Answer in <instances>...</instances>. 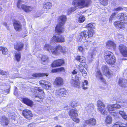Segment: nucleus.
<instances>
[{"label": "nucleus", "mask_w": 127, "mask_h": 127, "mask_svg": "<svg viewBox=\"0 0 127 127\" xmlns=\"http://www.w3.org/2000/svg\"><path fill=\"white\" fill-rule=\"evenodd\" d=\"M22 102L28 105L32 106L33 105V102L27 98H25L22 99Z\"/></svg>", "instance_id": "nucleus-30"}, {"label": "nucleus", "mask_w": 127, "mask_h": 127, "mask_svg": "<svg viewBox=\"0 0 127 127\" xmlns=\"http://www.w3.org/2000/svg\"><path fill=\"white\" fill-rule=\"evenodd\" d=\"M64 37L62 36H54L53 39L54 41L56 42H62L65 41Z\"/></svg>", "instance_id": "nucleus-20"}, {"label": "nucleus", "mask_w": 127, "mask_h": 127, "mask_svg": "<svg viewBox=\"0 0 127 127\" xmlns=\"http://www.w3.org/2000/svg\"><path fill=\"white\" fill-rule=\"evenodd\" d=\"M22 1L20 0L18 1L17 6L18 8H20V6L22 9L25 12H28L32 11L33 9V7L32 6L26 5L25 4H21Z\"/></svg>", "instance_id": "nucleus-5"}, {"label": "nucleus", "mask_w": 127, "mask_h": 127, "mask_svg": "<svg viewBox=\"0 0 127 127\" xmlns=\"http://www.w3.org/2000/svg\"><path fill=\"white\" fill-rule=\"evenodd\" d=\"M85 123L87 124H90L91 125H94L96 124V120L94 118H91L88 120L85 121Z\"/></svg>", "instance_id": "nucleus-29"}, {"label": "nucleus", "mask_w": 127, "mask_h": 127, "mask_svg": "<svg viewBox=\"0 0 127 127\" xmlns=\"http://www.w3.org/2000/svg\"><path fill=\"white\" fill-rule=\"evenodd\" d=\"M22 114L24 118L28 120H31L33 116L31 111L27 109H25L23 111Z\"/></svg>", "instance_id": "nucleus-9"}, {"label": "nucleus", "mask_w": 127, "mask_h": 127, "mask_svg": "<svg viewBox=\"0 0 127 127\" xmlns=\"http://www.w3.org/2000/svg\"><path fill=\"white\" fill-rule=\"evenodd\" d=\"M41 58L42 61V64H45L48 63L49 59L47 56L43 55L41 57Z\"/></svg>", "instance_id": "nucleus-35"}, {"label": "nucleus", "mask_w": 127, "mask_h": 127, "mask_svg": "<svg viewBox=\"0 0 127 127\" xmlns=\"http://www.w3.org/2000/svg\"><path fill=\"white\" fill-rule=\"evenodd\" d=\"M121 107V106L117 104L109 105L108 106V110L110 113L111 112L114 111L117 109L120 108Z\"/></svg>", "instance_id": "nucleus-14"}, {"label": "nucleus", "mask_w": 127, "mask_h": 127, "mask_svg": "<svg viewBox=\"0 0 127 127\" xmlns=\"http://www.w3.org/2000/svg\"><path fill=\"white\" fill-rule=\"evenodd\" d=\"M85 20V17L83 16H81L79 18L78 21L80 23H82Z\"/></svg>", "instance_id": "nucleus-45"}, {"label": "nucleus", "mask_w": 127, "mask_h": 127, "mask_svg": "<svg viewBox=\"0 0 127 127\" xmlns=\"http://www.w3.org/2000/svg\"><path fill=\"white\" fill-rule=\"evenodd\" d=\"M39 83L42 85V87L46 90H49L51 88V85L47 81L45 80H41L39 82Z\"/></svg>", "instance_id": "nucleus-10"}, {"label": "nucleus", "mask_w": 127, "mask_h": 127, "mask_svg": "<svg viewBox=\"0 0 127 127\" xmlns=\"http://www.w3.org/2000/svg\"><path fill=\"white\" fill-rule=\"evenodd\" d=\"M123 10V8L120 6L113 9L112 10V11L115 12L112 13L111 15L109 18L110 21V20H111L112 19L115 17L116 16L118 11H120Z\"/></svg>", "instance_id": "nucleus-13"}, {"label": "nucleus", "mask_w": 127, "mask_h": 127, "mask_svg": "<svg viewBox=\"0 0 127 127\" xmlns=\"http://www.w3.org/2000/svg\"><path fill=\"white\" fill-rule=\"evenodd\" d=\"M118 17L120 21L125 22V23L127 22V16L124 14H119L118 15Z\"/></svg>", "instance_id": "nucleus-22"}, {"label": "nucleus", "mask_w": 127, "mask_h": 127, "mask_svg": "<svg viewBox=\"0 0 127 127\" xmlns=\"http://www.w3.org/2000/svg\"><path fill=\"white\" fill-rule=\"evenodd\" d=\"M100 2L102 5H107L108 3L107 0H100Z\"/></svg>", "instance_id": "nucleus-47"}, {"label": "nucleus", "mask_w": 127, "mask_h": 127, "mask_svg": "<svg viewBox=\"0 0 127 127\" xmlns=\"http://www.w3.org/2000/svg\"><path fill=\"white\" fill-rule=\"evenodd\" d=\"M122 117L124 119L127 120V115H126L125 114L124 116H122Z\"/></svg>", "instance_id": "nucleus-59"}, {"label": "nucleus", "mask_w": 127, "mask_h": 127, "mask_svg": "<svg viewBox=\"0 0 127 127\" xmlns=\"http://www.w3.org/2000/svg\"><path fill=\"white\" fill-rule=\"evenodd\" d=\"M123 37V35L122 34H119L118 35V38H122Z\"/></svg>", "instance_id": "nucleus-61"}, {"label": "nucleus", "mask_w": 127, "mask_h": 127, "mask_svg": "<svg viewBox=\"0 0 127 127\" xmlns=\"http://www.w3.org/2000/svg\"><path fill=\"white\" fill-rule=\"evenodd\" d=\"M87 28H95V24L93 23H89L87 25L86 27Z\"/></svg>", "instance_id": "nucleus-44"}, {"label": "nucleus", "mask_w": 127, "mask_h": 127, "mask_svg": "<svg viewBox=\"0 0 127 127\" xmlns=\"http://www.w3.org/2000/svg\"><path fill=\"white\" fill-rule=\"evenodd\" d=\"M104 57L106 62L108 64L111 65L115 62V57L113 53L109 51H107L104 53Z\"/></svg>", "instance_id": "nucleus-3"}, {"label": "nucleus", "mask_w": 127, "mask_h": 127, "mask_svg": "<svg viewBox=\"0 0 127 127\" xmlns=\"http://www.w3.org/2000/svg\"><path fill=\"white\" fill-rule=\"evenodd\" d=\"M78 102L76 101H74L72 102L70 104V106L73 107H75L77 106V104Z\"/></svg>", "instance_id": "nucleus-50"}, {"label": "nucleus", "mask_w": 127, "mask_h": 127, "mask_svg": "<svg viewBox=\"0 0 127 127\" xmlns=\"http://www.w3.org/2000/svg\"><path fill=\"white\" fill-rule=\"evenodd\" d=\"M89 42L85 41L84 43V44L82 45L83 47L86 49H87L88 45H89Z\"/></svg>", "instance_id": "nucleus-48"}, {"label": "nucleus", "mask_w": 127, "mask_h": 127, "mask_svg": "<svg viewBox=\"0 0 127 127\" xmlns=\"http://www.w3.org/2000/svg\"><path fill=\"white\" fill-rule=\"evenodd\" d=\"M13 25L14 28L16 31H20L21 30L22 26L19 21H15L13 23Z\"/></svg>", "instance_id": "nucleus-26"}, {"label": "nucleus", "mask_w": 127, "mask_h": 127, "mask_svg": "<svg viewBox=\"0 0 127 127\" xmlns=\"http://www.w3.org/2000/svg\"><path fill=\"white\" fill-rule=\"evenodd\" d=\"M90 2V0H74L73 4L74 7L70 8L68 10V14L75 11L77 8H82L88 7Z\"/></svg>", "instance_id": "nucleus-1"}, {"label": "nucleus", "mask_w": 127, "mask_h": 127, "mask_svg": "<svg viewBox=\"0 0 127 127\" xmlns=\"http://www.w3.org/2000/svg\"><path fill=\"white\" fill-rule=\"evenodd\" d=\"M82 83L83 85L82 87L83 88L84 90H86L88 88V81L87 80H85L84 81V82H83Z\"/></svg>", "instance_id": "nucleus-40"}, {"label": "nucleus", "mask_w": 127, "mask_h": 127, "mask_svg": "<svg viewBox=\"0 0 127 127\" xmlns=\"http://www.w3.org/2000/svg\"><path fill=\"white\" fill-rule=\"evenodd\" d=\"M64 71V69L63 67H61L58 69H54L52 70V72H56Z\"/></svg>", "instance_id": "nucleus-42"}, {"label": "nucleus", "mask_w": 127, "mask_h": 127, "mask_svg": "<svg viewBox=\"0 0 127 127\" xmlns=\"http://www.w3.org/2000/svg\"><path fill=\"white\" fill-rule=\"evenodd\" d=\"M7 72L5 71L0 69V74L2 75H6Z\"/></svg>", "instance_id": "nucleus-55"}, {"label": "nucleus", "mask_w": 127, "mask_h": 127, "mask_svg": "<svg viewBox=\"0 0 127 127\" xmlns=\"http://www.w3.org/2000/svg\"><path fill=\"white\" fill-rule=\"evenodd\" d=\"M53 6L52 2L49 1H46L43 4V8L46 10H48L50 9Z\"/></svg>", "instance_id": "nucleus-21"}, {"label": "nucleus", "mask_w": 127, "mask_h": 127, "mask_svg": "<svg viewBox=\"0 0 127 127\" xmlns=\"http://www.w3.org/2000/svg\"><path fill=\"white\" fill-rule=\"evenodd\" d=\"M75 59L81 63H85L86 61L85 58L81 56H77L75 58Z\"/></svg>", "instance_id": "nucleus-34"}, {"label": "nucleus", "mask_w": 127, "mask_h": 127, "mask_svg": "<svg viewBox=\"0 0 127 127\" xmlns=\"http://www.w3.org/2000/svg\"><path fill=\"white\" fill-rule=\"evenodd\" d=\"M113 127H127V123L126 124L121 122H117L114 124Z\"/></svg>", "instance_id": "nucleus-32"}, {"label": "nucleus", "mask_w": 127, "mask_h": 127, "mask_svg": "<svg viewBox=\"0 0 127 127\" xmlns=\"http://www.w3.org/2000/svg\"><path fill=\"white\" fill-rule=\"evenodd\" d=\"M28 127H35V124L33 123L30 124L28 125Z\"/></svg>", "instance_id": "nucleus-58"}, {"label": "nucleus", "mask_w": 127, "mask_h": 127, "mask_svg": "<svg viewBox=\"0 0 127 127\" xmlns=\"http://www.w3.org/2000/svg\"><path fill=\"white\" fill-rule=\"evenodd\" d=\"M8 116L10 118H11L14 120L15 119V117L14 113H12L11 114L9 113V114H8Z\"/></svg>", "instance_id": "nucleus-51"}, {"label": "nucleus", "mask_w": 127, "mask_h": 127, "mask_svg": "<svg viewBox=\"0 0 127 127\" xmlns=\"http://www.w3.org/2000/svg\"><path fill=\"white\" fill-rule=\"evenodd\" d=\"M74 35L72 34L69 37V40L71 41L72 40L74 37Z\"/></svg>", "instance_id": "nucleus-57"}, {"label": "nucleus", "mask_w": 127, "mask_h": 127, "mask_svg": "<svg viewBox=\"0 0 127 127\" xmlns=\"http://www.w3.org/2000/svg\"><path fill=\"white\" fill-rule=\"evenodd\" d=\"M58 118L57 117H56L54 118V119L56 120H58Z\"/></svg>", "instance_id": "nucleus-64"}, {"label": "nucleus", "mask_w": 127, "mask_h": 127, "mask_svg": "<svg viewBox=\"0 0 127 127\" xmlns=\"http://www.w3.org/2000/svg\"><path fill=\"white\" fill-rule=\"evenodd\" d=\"M78 49L79 51L82 52H83L84 50V49L83 48V46H79L78 47Z\"/></svg>", "instance_id": "nucleus-53"}, {"label": "nucleus", "mask_w": 127, "mask_h": 127, "mask_svg": "<svg viewBox=\"0 0 127 127\" xmlns=\"http://www.w3.org/2000/svg\"><path fill=\"white\" fill-rule=\"evenodd\" d=\"M45 76H48V75L44 73H34L32 75V76L35 77H38Z\"/></svg>", "instance_id": "nucleus-39"}, {"label": "nucleus", "mask_w": 127, "mask_h": 127, "mask_svg": "<svg viewBox=\"0 0 127 127\" xmlns=\"http://www.w3.org/2000/svg\"><path fill=\"white\" fill-rule=\"evenodd\" d=\"M4 47H3L1 46H0V51H2L3 49V48Z\"/></svg>", "instance_id": "nucleus-63"}, {"label": "nucleus", "mask_w": 127, "mask_h": 127, "mask_svg": "<svg viewBox=\"0 0 127 127\" xmlns=\"http://www.w3.org/2000/svg\"><path fill=\"white\" fill-rule=\"evenodd\" d=\"M124 21H117L115 22L114 24V25L117 28L122 29L124 27Z\"/></svg>", "instance_id": "nucleus-28"}, {"label": "nucleus", "mask_w": 127, "mask_h": 127, "mask_svg": "<svg viewBox=\"0 0 127 127\" xmlns=\"http://www.w3.org/2000/svg\"><path fill=\"white\" fill-rule=\"evenodd\" d=\"M53 48L52 54L53 55H56L59 54L60 52L64 53L66 51V48L64 47H63L60 45L56 46L55 48L54 47Z\"/></svg>", "instance_id": "nucleus-4"}, {"label": "nucleus", "mask_w": 127, "mask_h": 127, "mask_svg": "<svg viewBox=\"0 0 127 127\" xmlns=\"http://www.w3.org/2000/svg\"><path fill=\"white\" fill-rule=\"evenodd\" d=\"M96 77L97 78L99 79L102 81L105 82V80L102 77L101 74L99 71H97Z\"/></svg>", "instance_id": "nucleus-37"}, {"label": "nucleus", "mask_w": 127, "mask_h": 127, "mask_svg": "<svg viewBox=\"0 0 127 127\" xmlns=\"http://www.w3.org/2000/svg\"><path fill=\"white\" fill-rule=\"evenodd\" d=\"M119 114H120L122 117V116H124L125 114L124 111H120L119 112Z\"/></svg>", "instance_id": "nucleus-56"}, {"label": "nucleus", "mask_w": 127, "mask_h": 127, "mask_svg": "<svg viewBox=\"0 0 127 127\" xmlns=\"http://www.w3.org/2000/svg\"><path fill=\"white\" fill-rule=\"evenodd\" d=\"M54 46H51L50 44H45L43 47V49L44 51H47L50 53H52V51L53 50Z\"/></svg>", "instance_id": "nucleus-23"}, {"label": "nucleus", "mask_w": 127, "mask_h": 127, "mask_svg": "<svg viewBox=\"0 0 127 127\" xmlns=\"http://www.w3.org/2000/svg\"><path fill=\"white\" fill-rule=\"evenodd\" d=\"M97 109L100 113L103 115H106L107 112L106 110L105 105L102 102L98 101L97 102Z\"/></svg>", "instance_id": "nucleus-7"}, {"label": "nucleus", "mask_w": 127, "mask_h": 127, "mask_svg": "<svg viewBox=\"0 0 127 127\" xmlns=\"http://www.w3.org/2000/svg\"><path fill=\"white\" fill-rule=\"evenodd\" d=\"M97 49L96 48H95L94 49L92 50V52L90 51L89 53H90V54L91 58H92L93 56L95 55L97 53Z\"/></svg>", "instance_id": "nucleus-43"}, {"label": "nucleus", "mask_w": 127, "mask_h": 127, "mask_svg": "<svg viewBox=\"0 0 127 127\" xmlns=\"http://www.w3.org/2000/svg\"><path fill=\"white\" fill-rule=\"evenodd\" d=\"M83 76L85 77L87 74V73L85 70H84L81 72Z\"/></svg>", "instance_id": "nucleus-54"}, {"label": "nucleus", "mask_w": 127, "mask_h": 127, "mask_svg": "<svg viewBox=\"0 0 127 127\" xmlns=\"http://www.w3.org/2000/svg\"><path fill=\"white\" fill-rule=\"evenodd\" d=\"M15 58L17 62H18L20 60L21 58L20 53V52H16L15 53Z\"/></svg>", "instance_id": "nucleus-41"}, {"label": "nucleus", "mask_w": 127, "mask_h": 127, "mask_svg": "<svg viewBox=\"0 0 127 127\" xmlns=\"http://www.w3.org/2000/svg\"><path fill=\"white\" fill-rule=\"evenodd\" d=\"M77 73V72L75 70H74L72 72V73L73 74H75Z\"/></svg>", "instance_id": "nucleus-62"}, {"label": "nucleus", "mask_w": 127, "mask_h": 127, "mask_svg": "<svg viewBox=\"0 0 127 127\" xmlns=\"http://www.w3.org/2000/svg\"><path fill=\"white\" fill-rule=\"evenodd\" d=\"M124 21H117L115 22L114 24V25L117 28L122 29L124 27Z\"/></svg>", "instance_id": "nucleus-27"}, {"label": "nucleus", "mask_w": 127, "mask_h": 127, "mask_svg": "<svg viewBox=\"0 0 127 127\" xmlns=\"http://www.w3.org/2000/svg\"><path fill=\"white\" fill-rule=\"evenodd\" d=\"M2 53L4 55H6L8 53L7 49L6 48L3 47L2 50Z\"/></svg>", "instance_id": "nucleus-46"}, {"label": "nucleus", "mask_w": 127, "mask_h": 127, "mask_svg": "<svg viewBox=\"0 0 127 127\" xmlns=\"http://www.w3.org/2000/svg\"><path fill=\"white\" fill-rule=\"evenodd\" d=\"M55 94L57 96L60 97H66L68 95V92L64 88H60L56 91Z\"/></svg>", "instance_id": "nucleus-8"}, {"label": "nucleus", "mask_w": 127, "mask_h": 127, "mask_svg": "<svg viewBox=\"0 0 127 127\" xmlns=\"http://www.w3.org/2000/svg\"><path fill=\"white\" fill-rule=\"evenodd\" d=\"M78 69L80 72L84 70V66L81 64L79 65L77 67Z\"/></svg>", "instance_id": "nucleus-49"}, {"label": "nucleus", "mask_w": 127, "mask_h": 127, "mask_svg": "<svg viewBox=\"0 0 127 127\" xmlns=\"http://www.w3.org/2000/svg\"><path fill=\"white\" fill-rule=\"evenodd\" d=\"M81 35H82L83 37H86L88 36V37H92L93 35V32L91 31H88L87 30H84L81 33Z\"/></svg>", "instance_id": "nucleus-16"}, {"label": "nucleus", "mask_w": 127, "mask_h": 127, "mask_svg": "<svg viewBox=\"0 0 127 127\" xmlns=\"http://www.w3.org/2000/svg\"><path fill=\"white\" fill-rule=\"evenodd\" d=\"M106 47L108 49L114 50L116 47L115 43L112 41H108L106 43Z\"/></svg>", "instance_id": "nucleus-17"}, {"label": "nucleus", "mask_w": 127, "mask_h": 127, "mask_svg": "<svg viewBox=\"0 0 127 127\" xmlns=\"http://www.w3.org/2000/svg\"><path fill=\"white\" fill-rule=\"evenodd\" d=\"M64 63V61L63 60L59 59L54 61L52 64V66L53 67H55L60 66Z\"/></svg>", "instance_id": "nucleus-18"}, {"label": "nucleus", "mask_w": 127, "mask_h": 127, "mask_svg": "<svg viewBox=\"0 0 127 127\" xmlns=\"http://www.w3.org/2000/svg\"><path fill=\"white\" fill-rule=\"evenodd\" d=\"M0 121L2 125H7L9 123L8 119L5 116H3L1 118Z\"/></svg>", "instance_id": "nucleus-31"}, {"label": "nucleus", "mask_w": 127, "mask_h": 127, "mask_svg": "<svg viewBox=\"0 0 127 127\" xmlns=\"http://www.w3.org/2000/svg\"><path fill=\"white\" fill-rule=\"evenodd\" d=\"M119 49L122 55L124 57H127V48L123 45L121 44L119 45Z\"/></svg>", "instance_id": "nucleus-11"}, {"label": "nucleus", "mask_w": 127, "mask_h": 127, "mask_svg": "<svg viewBox=\"0 0 127 127\" xmlns=\"http://www.w3.org/2000/svg\"><path fill=\"white\" fill-rule=\"evenodd\" d=\"M93 105L92 104H86L85 106L86 110L90 112L94 109Z\"/></svg>", "instance_id": "nucleus-33"}, {"label": "nucleus", "mask_w": 127, "mask_h": 127, "mask_svg": "<svg viewBox=\"0 0 127 127\" xmlns=\"http://www.w3.org/2000/svg\"><path fill=\"white\" fill-rule=\"evenodd\" d=\"M35 90H36V91H38L39 92H42L41 93H42V94L41 96H40L39 95H38V98H39L40 99H43L44 97V92L42 91V89H40L38 87H36L35 88Z\"/></svg>", "instance_id": "nucleus-36"}, {"label": "nucleus", "mask_w": 127, "mask_h": 127, "mask_svg": "<svg viewBox=\"0 0 127 127\" xmlns=\"http://www.w3.org/2000/svg\"><path fill=\"white\" fill-rule=\"evenodd\" d=\"M83 36L81 35L80 33V35H79L78 37L77 38V40L78 41L80 42L81 41L83 38Z\"/></svg>", "instance_id": "nucleus-52"}, {"label": "nucleus", "mask_w": 127, "mask_h": 127, "mask_svg": "<svg viewBox=\"0 0 127 127\" xmlns=\"http://www.w3.org/2000/svg\"><path fill=\"white\" fill-rule=\"evenodd\" d=\"M112 117L110 116H107L105 120V122L107 124H111L112 122Z\"/></svg>", "instance_id": "nucleus-38"}, {"label": "nucleus", "mask_w": 127, "mask_h": 127, "mask_svg": "<svg viewBox=\"0 0 127 127\" xmlns=\"http://www.w3.org/2000/svg\"><path fill=\"white\" fill-rule=\"evenodd\" d=\"M102 70L103 71V74L106 76L111 75V73L109 70V69L107 66L104 65L102 66Z\"/></svg>", "instance_id": "nucleus-24"}, {"label": "nucleus", "mask_w": 127, "mask_h": 127, "mask_svg": "<svg viewBox=\"0 0 127 127\" xmlns=\"http://www.w3.org/2000/svg\"><path fill=\"white\" fill-rule=\"evenodd\" d=\"M75 80L72 79L70 81V83L74 87L79 88L80 84V82L79 80V77L77 76H75Z\"/></svg>", "instance_id": "nucleus-12"}, {"label": "nucleus", "mask_w": 127, "mask_h": 127, "mask_svg": "<svg viewBox=\"0 0 127 127\" xmlns=\"http://www.w3.org/2000/svg\"><path fill=\"white\" fill-rule=\"evenodd\" d=\"M54 84L57 86H61L64 84L63 79L61 77H57L55 80Z\"/></svg>", "instance_id": "nucleus-15"}, {"label": "nucleus", "mask_w": 127, "mask_h": 127, "mask_svg": "<svg viewBox=\"0 0 127 127\" xmlns=\"http://www.w3.org/2000/svg\"><path fill=\"white\" fill-rule=\"evenodd\" d=\"M119 84L120 86L122 87H127V80L122 78L120 79Z\"/></svg>", "instance_id": "nucleus-25"}, {"label": "nucleus", "mask_w": 127, "mask_h": 127, "mask_svg": "<svg viewBox=\"0 0 127 127\" xmlns=\"http://www.w3.org/2000/svg\"><path fill=\"white\" fill-rule=\"evenodd\" d=\"M66 16L65 15H61L59 17L58 19L59 23L55 28L57 32L59 33L64 32V28L63 26L66 22Z\"/></svg>", "instance_id": "nucleus-2"}, {"label": "nucleus", "mask_w": 127, "mask_h": 127, "mask_svg": "<svg viewBox=\"0 0 127 127\" xmlns=\"http://www.w3.org/2000/svg\"><path fill=\"white\" fill-rule=\"evenodd\" d=\"M23 43L22 42H16L14 44L15 49L19 51L23 49Z\"/></svg>", "instance_id": "nucleus-19"}, {"label": "nucleus", "mask_w": 127, "mask_h": 127, "mask_svg": "<svg viewBox=\"0 0 127 127\" xmlns=\"http://www.w3.org/2000/svg\"><path fill=\"white\" fill-rule=\"evenodd\" d=\"M3 24L5 26V27H6L7 29L8 30L9 29V28L7 26V25L6 23V22L4 23Z\"/></svg>", "instance_id": "nucleus-60"}, {"label": "nucleus", "mask_w": 127, "mask_h": 127, "mask_svg": "<svg viewBox=\"0 0 127 127\" xmlns=\"http://www.w3.org/2000/svg\"><path fill=\"white\" fill-rule=\"evenodd\" d=\"M69 114L74 121L77 123L79 122V120L77 117L78 115L77 110L72 109L70 110L69 112Z\"/></svg>", "instance_id": "nucleus-6"}]
</instances>
